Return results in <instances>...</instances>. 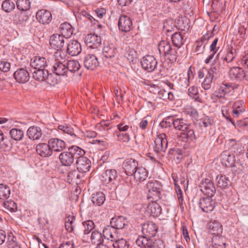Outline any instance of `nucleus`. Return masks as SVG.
Returning <instances> with one entry per match:
<instances>
[{
  "label": "nucleus",
  "instance_id": "nucleus-23",
  "mask_svg": "<svg viewBox=\"0 0 248 248\" xmlns=\"http://www.w3.org/2000/svg\"><path fill=\"white\" fill-rule=\"evenodd\" d=\"M14 77L16 81L19 83H24L30 79V75L27 70L21 68L18 69L14 73Z\"/></svg>",
  "mask_w": 248,
  "mask_h": 248
},
{
  "label": "nucleus",
  "instance_id": "nucleus-40",
  "mask_svg": "<svg viewBox=\"0 0 248 248\" xmlns=\"http://www.w3.org/2000/svg\"><path fill=\"white\" fill-rule=\"evenodd\" d=\"M216 180L217 186L222 189L227 187L231 183L229 178L223 175H217Z\"/></svg>",
  "mask_w": 248,
  "mask_h": 248
},
{
  "label": "nucleus",
  "instance_id": "nucleus-12",
  "mask_svg": "<svg viewBox=\"0 0 248 248\" xmlns=\"http://www.w3.org/2000/svg\"><path fill=\"white\" fill-rule=\"evenodd\" d=\"M118 26L120 31L128 32L133 28L132 20L129 17L122 15L119 17Z\"/></svg>",
  "mask_w": 248,
  "mask_h": 248
},
{
  "label": "nucleus",
  "instance_id": "nucleus-47",
  "mask_svg": "<svg viewBox=\"0 0 248 248\" xmlns=\"http://www.w3.org/2000/svg\"><path fill=\"white\" fill-rule=\"evenodd\" d=\"M90 240L92 243L100 245L103 241V235L98 231H93L90 236Z\"/></svg>",
  "mask_w": 248,
  "mask_h": 248
},
{
  "label": "nucleus",
  "instance_id": "nucleus-19",
  "mask_svg": "<svg viewBox=\"0 0 248 248\" xmlns=\"http://www.w3.org/2000/svg\"><path fill=\"white\" fill-rule=\"evenodd\" d=\"M36 17L39 22L43 24L49 23L52 19L51 12L46 9H41L36 13Z\"/></svg>",
  "mask_w": 248,
  "mask_h": 248
},
{
  "label": "nucleus",
  "instance_id": "nucleus-35",
  "mask_svg": "<svg viewBox=\"0 0 248 248\" xmlns=\"http://www.w3.org/2000/svg\"><path fill=\"white\" fill-rule=\"evenodd\" d=\"M209 231L214 236H219L222 232V226L217 221L210 222L209 223Z\"/></svg>",
  "mask_w": 248,
  "mask_h": 248
},
{
  "label": "nucleus",
  "instance_id": "nucleus-43",
  "mask_svg": "<svg viewBox=\"0 0 248 248\" xmlns=\"http://www.w3.org/2000/svg\"><path fill=\"white\" fill-rule=\"evenodd\" d=\"M213 248H226V242L224 238L219 236H214L212 239Z\"/></svg>",
  "mask_w": 248,
  "mask_h": 248
},
{
  "label": "nucleus",
  "instance_id": "nucleus-13",
  "mask_svg": "<svg viewBox=\"0 0 248 248\" xmlns=\"http://www.w3.org/2000/svg\"><path fill=\"white\" fill-rule=\"evenodd\" d=\"M66 38L60 34H54L49 39V44L52 48L57 50H62L63 48Z\"/></svg>",
  "mask_w": 248,
  "mask_h": 248
},
{
  "label": "nucleus",
  "instance_id": "nucleus-38",
  "mask_svg": "<svg viewBox=\"0 0 248 248\" xmlns=\"http://www.w3.org/2000/svg\"><path fill=\"white\" fill-rule=\"evenodd\" d=\"M116 47L113 44H108L105 46L103 49V53L107 58L114 57L117 53Z\"/></svg>",
  "mask_w": 248,
  "mask_h": 248
},
{
  "label": "nucleus",
  "instance_id": "nucleus-41",
  "mask_svg": "<svg viewBox=\"0 0 248 248\" xmlns=\"http://www.w3.org/2000/svg\"><path fill=\"white\" fill-rule=\"evenodd\" d=\"M168 154L169 155L172 156V157L176 161V163H179L184 157L182 151L178 148L170 149Z\"/></svg>",
  "mask_w": 248,
  "mask_h": 248
},
{
  "label": "nucleus",
  "instance_id": "nucleus-17",
  "mask_svg": "<svg viewBox=\"0 0 248 248\" xmlns=\"http://www.w3.org/2000/svg\"><path fill=\"white\" fill-rule=\"evenodd\" d=\"M138 168V163L134 159H127L124 162L123 169L127 175H133Z\"/></svg>",
  "mask_w": 248,
  "mask_h": 248
},
{
  "label": "nucleus",
  "instance_id": "nucleus-6",
  "mask_svg": "<svg viewBox=\"0 0 248 248\" xmlns=\"http://www.w3.org/2000/svg\"><path fill=\"white\" fill-rule=\"evenodd\" d=\"M118 174L114 169L106 170L102 174L101 180L105 185H109L110 189H115L118 185Z\"/></svg>",
  "mask_w": 248,
  "mask_h": 248
},
{
  "label": "nucleus",
  "instance_id": "nucleus-5",
  "mask_svg": "<svg viewBox=\"0 0 248 248\" xmlns=\"http://www.w3.org/2000/svg\"><path fill=\"white\" fill-rule=\"evenodd\" d=\"M222 163L226 167H230L232 168V170L237 171V170H241L242 164L239 159H236L233 154L225 151L221 155Z\"/></svg>",
  "mask_w": 248,
  "mask_h": 248
},
{
  "label": "nucleus",
  "instance_id": "nucleus-28",
  "mask_svg": "<svg viewBox=\"0 0 248 248\" xmlns=\"http://www.w3.org/2000/svg\"><path fill=\"white\" fill-rule=\"evenodd\" d=\"M174 128L179 131H183L186 130L189 127H191V124L186 120L181 118H174Z\"/></svg>",
  "mask_w": 248,
  "mask_h": 248
},
{
  "label": "nucleus",
  "instance_id": "nucleus-21",
  "mask_svg": "<svg viewBox=\"0 0 248 248\" xmlns=\"http://www.w3.org/2000/svg\"><path fill=\"white\" fill-rule=\"evenodd\" d=\"M85 43L88 47L96 48L101 45V39L99 36L91 33L86 37Z\"/></svg>",
  "mask_w": 248,
  "mask_h": 248
},
{
  "label": "nucleus",
  "instance_id": "nucleus-29",
  "mask_svg": "<svg viewBox=\"0 0 248 248\" xmlns=\"http://www.w3.org/2000/svg\"><path fill=\"white\" fill-rule=\"evenodd\" d=\"M150 203L147 207V211L153 217H158L162 213V208L160 205L153 200H150Z\"/></svg>",
  "mask_w": 248,
  "mask_h": 248
},
{
  "label": "nucleus",
  "instance_id": "nucleus-49",
  "mask_svg": "<svg viewBox=\"0 0 248 248\" xmlns=\"http://www.w3.org/2000/svg\"><path fill=\"white\" fill-rule=\"evenodd\" d=\"M188 96L194 99L195 101L198 102H202V99L199 96V93L197 87L192 86L189 87L188 89Z\"/></svg>",
  "mask_w": 248,
  "mask_h": 248
},
{
  "label": "nucleus",
  "instance_id": "nucleus-18",
  "mask_svg": "<svg viewBox=\"0 0 248 248\" xmlns=\"http://www.w3.org/2000/svg\"><path fill=\"white\" fill-rule=\"evenodd\" d=\"M99 65L96 56L93 54H87L84 59V66L88 70H93Z\"/></svg>",
  "mask_w": 248,
  "mask_h": 248
},
{
  "label": "nucleus",
  "instance_id": "nucleus-44",
  "mask_svg": "<svg viewBox=\"0 0 248 248\" xmlns=\"http://www.w3.org/2000/svg\"><path fill=\"white\" fill-rule=\"evenodd\" d=\"M199 124L202 128L211 129L214 127V122L213 118L205 116L200 120Z\"/></svg>",
  "mask_w": 248,
  "mask_h": 248
},
{
  "label": "nucleus",
  "instance_id": "nucleus-37",
  "mask_svg": "<svg viewBox=\"0 0 248 248\" xmlns=\"http://www.w3.org/2000/svg\"><path fill=\"white\" fill-rule=\"evenodd\" d=\"M106 200L105 194L102 192H97L93 194L91 201L93 205L101 206Z\"/></svg>",
  "mask_w": 248,
  "mask_h": 248
},
{
  "label": "nucleus",
  "instance_id": "nucleus-27",
  "mask_svg": "<svg viewBox=\"0 0 248 248\" xmlns=\"http://www.w3.org/2000/svg\"><path fill=\"white\" fill-rule=\"evenodd\" d=\"M179 135L180 140L184 142H191L196 139L194 130L189 127L186 130L182 131Z\"/></svg>",
  "mask_w": 248,
  "mask_h": 248
},
{
  "label": "nucleus",
  "instance_id": "nucleus-62",
  "mask_svg": "<svg viewBox=\"0 0 248 248\" xmlns=\"http://www.w3.org/2000/svg\"><path fill=\"white\" fill-rule=\"evenodd\" d=\"M205 45L206 43L204 44L202 41L198 40L196 43L195 52L198 54L202 53L204 51Z\"/></svg>",
  "mask_w": 248,
  "mask_h": 248
},
{
  "label": "nucleus",
  "instance_id": "nucleus-61",
  "mask_svg": "<svg viewBox=\"0 0 248 248\" xmlns=\"http://www.w3.org/2000/svg\"><path fill=\"white\" fill-rule=\"evenodd\" d=\"M211 64L210 68L208 70L213 74H215L217 77L220 76V64L215 62Z\"/></svg>",
  "mask_w": 248,
  "mask_h": 248
},
{
  "label": "nucleus",
  "instance_id": "nucleus-64",
  "mask_svg": "<svg viewBox=\"0 0 248 248\" xmlns=\"http://www.w3.org/2000/svg\"><path fill=\"white\" fill-rule=\"evenodd\" d=\"M18 16V19H15L17 25L23 24L29 18L28 16L26 13H21Z\"/></svg>",
  "mask_w": 248,
  "mask_h": 248
},
{
  "label": "nucleus",
  "instance_id": "nucleus-39",
  "mask_svg": "<svg viewBox=\"0 0 248 248\" xmlns=\"http://www.w3.org/2000/svg\"><path fill=\"white\" fill-rule=\"evenodd\" d=\"M171 39L174 47L177 50L184 44V36L179 32L173 33L171 36Z\"/></svg>",
  "mask_w": 248,
  "mask_h": 248
},
{
  "label": "nucleus",
  "instance_id": "nucleus-59",
  "mask_svg": "<svg viewBox=\"0 0 248 248\" xmlns=\"http://www.w3.org/2000/svg\"><path fill=\"white\" fill-rule=\"evenodd\" d=\"M82 224L84 227V234H89L92 230H93L95 227L93 222L90 220L84 221Z\"/></svg>",
  "mask_w": 248,
  "mask_h": 248
},
{
  "label": "nucleus",
  "instance_id": "nucleus-58",
  "mask_svg": "<svg viewBox=\"0 0 248 248\" xmlns=\"http://www.w3.org/2000/svg\"><path fill=\"white\" fill-rule=\"evenodd\" d=\"M3 206L11 212H15L17 211L16 204L13 201L4 200Z\"/></svg>",
  "mask_w": 248,
  "mask_h": 248
},
{
  "label": "nucleus",
  "instance_id": "nucleus-16",
  "mask_svg": "<svg viewBox=\"0 0 248 248\" xmlns=\"http://www.w3.org/2000/svg\"><path fill=\"white\" fill-rule=\"evenodd\" d=\"M230 78L232 80L241 81L245 78L248 80V75L246 74L244 70L240 67H233L231 68L229 72Z\"/></svg>",
  "mask_w": 248,
  "mask_h": 248
},
{
  "label": "nucleus",
  "instance_id": "nucleus-20",
  "mask_svg": "<svg viewBox=\"0 0 248 248\" xmlns=\"http://www.w3.org/2000/svg\"><path fill=\"white\" fill-rule=\"evenodd\" d=\"M48 142L52 153L61 152L65 147V142L58 138H51L48 140Z\"/></svg>",
  "mask_w": 248,
  "mask_h": 248
},
{
  "label": "nucleus",
  "instance_id": "nucleus-60",
  "mask_svg": "<svg viewBox=\"0 0 248 248\" xmlns=\"http://www.w3.org/2000/svg\"><path fill=\"white\" fill-rule=\"evenodd\" d=\"M75 220V218L73 216H69L66 218L65 227L68 232H71L73 230L74 226L73 225V223Z\"/></svg>",
  "mask_w": 248,
  "mask_h": 248
},
{
  "label": "nucleus",
  "instance_id": "nucleus-24",
  "mask_svg": "<svg viewBox=\"0 0 248 248\" xmlns=\"http://www.w3.org/2000/svg\"><path fill=\"white\" fill-rule=\"evenodd\" d=\"M36 151L40 156L44 157H47L52 155V151L49 147L48 142L40 143L36 145Z\"/></svg>",
  "mask_w": 248,
  "mask_h": 248
},
{
  "label": "nucleus",
  "instance_id": "nucleus-32",
  "mask_svg": "<svg viewBox=\"0 0 248 248\" xmlns=\"http://www.w3.org/2000/svg\"><path fill=\"white\" fill-rule=\"evenodd\" d=\"M27 135L31 140H39L42 135L41 129L38 126H30L27 131Z\"/></svg>",
  "mask_w": 248,
  "mask_h": 248
},
{
  "label": "nucleus",
  "instance_id": "nucleus-10",
  "mask_svg": "<svg viewBox=\"0 0 248 248\" xmlns=\"http://www.w3.org/2000/svg\"><path fill=\"white\" fill-rule=\"evenodd\" d=\"M142 68L148 72H152L156 68L157 62L152 55H146L140 61Z\"/></svg>",
  "mask_w": 248,
  "mask_h": 248
},
{
  "label": "nucleus",
  "instance_id": "nucleus-2",
  "mask_svg": "<svg viewBox=\"0 0 248 248\" xmlns=\"http://www.w3.org/2000/svg\"><path fill=\"white\" fill-rule=\"evenodd\" d=\"M85 152L77 146H72L67 151L63 152L59 155V159L63 166H70L79 155H84Z\"/></svg>",
  "mask_w": 248,
  "mask_h": 248
},
{
  "label": "nucleus",
  "instance_id": "nucleus-63",
  "mask_svg": "<svg viewBox=\"0 0 248 248\" xmlns=\"http://www.w3.org/2000/svg\"><path fill=\"white\" fill-rule=\"evenodd\" d=\"M117 136L118 140L121 142L128 143L130 140V136L126 133H118Z\"/></svg>",
  "mask_w": 248,
  "mask_h": 248
},
{
  "label": "nucleus",
  "instance_id": "nucleus-26",
  "mask_svg": "<svg viewBox=\"0 0 248 248\" xmlns=\"http://www.w3.org/2000/svg\"><path fill=\"white\" fill-rule=\"evenodd\" d=\"M30 64L35 69H45L47 66V62L45 58L37 56L31 59Z\"/></svg>",
  "mask_w": 248,
  "mask_h": 248
},
{
  "label": "nucleus",
  "instance_id": "nucleus-31",
  "mask_svg": "<svg viewBox=\"0 0 248 248\" xmlns=\"http://www.w3.org/2000/svg\"><path fill=\"white\" fill-rule=\"evenodd\" d=\"M117 230L114 227L111 226H106L103 231V237L105 238L110 240L111 241H114L117 237Z\"/></svg>",
  "mask_w": 248,
  "mask_h": 248
},
{
  "label": "nucleus",
  "instance_id": "nucleus-42",
  "mask_svg": "<svg viewBox=\"0 0 248 248\" xmlns=\"http://www.w3.org/2000/svg\"><path fill=\"white\" fill-rule=\"evenodd\" d=\"M58 129L59 130L62 131L63 133L70 135L74 139L78 138L74 128L69 124H65L59 125L58 126Z\"/></svg>",
  "mask_w": 248,
  "mask_h": 248
},
{
  "label": "nucleus",
  "instance_id": "nucleus-4",
  "mask_svg": "<svg viewBox=\"0 0 248 248\" xmlns=\"http://www.w3.org/2000/svg\"><path fill=\"white\" fill-rule=\"evenodd\" d=\"M146 185L148 189L147 198L149 200L157 201L161 198L162 185L159 181L156 180H149Z\"/></svg>",
  "mask_w": 248,
  "mask_h": 248
},
{
  "label": "nucleus",
  "instance_id": "nucleus-56",
  "mask_svg": "<svg viewBox=\"0 0 248 248\" xmlns=\"http://www.w3.org/2000/svg\"><path fill=\"white\" fill-rule=\"evenodd\" d=\"M80 178L79 171L73 170L69 172L67 175V180L69 183L74 182L78 183V180Z\"/></svg>",
  "mask_w": 248,
  "mask_h": 248
},
{
  "label": "nucleus",
  "instance_id": "nucleus-57",
  "mask_svg": "<svg viewBox=\"0 0 248 248\" xmlns=\"http://www.w3.org/2000/svg\"><path fill=\"white\" fill-rule=\"evenodd\" d=\"M1 7L3 11L8 13L15 9V5L10 0H5L3 1Z\"/></svg>",
  "mask_w": 248,
  "mask_h": 248
},
{
  "label": "nucleus",
  "instance_id": "nucleus-33",
  "mask_svg": "<svg viewBox=\"0 0 248 248\" xmlns=\"http://www.w3.org/2000/svg\"><path fill=\"white\" fill-rule=\"evenodd\" d=\"M232 114L233 118H238L243 113L245 110L244 103L242 101H235L232 107Z\"/></svg>",
  "mask_w": 248,
  "mask_h": 248
},
{
  "label": "nucleus",
  "instance_id": "nucleus-15",
  "mask_svg": "<svg viewBox=\"0 0 248 248\" xmlns=\"http://www.w3.org/2000/svg\"><path fill=\"white\" fill-rule=\"evenodd\" d=\"M213 196L202 197L199 202L200 208L204 212H210L213 210L215 207V202H213L211 198Z\"/></svg>",
  "mask_w": 248,
  "mask_h": 248
},
{
  "label": "nucleus",
  "instance_id": "nucleus-25",
  "mask_svg": "<svg viewBox=\"0 0 248 248\" xmlns=\"http://www.w3.org/2000/svg\"><path fill=\"white\" fill-rule=\"evenodd\" d=\"M52 70L58 76L66 75L67 70L65 61H56L52 66Z\"/></svg>",
  "mask_w": 248,
  "mask_h": 248
},
{
  "label": "nucleus",
  "instance_id": "nucleus-53",
  "mask_svg": "<svg viewBox=\"0 0 248 248\" xmlns=\"http://www.w3.org/2000/svg\"><path fill=\"white\" fill-rule=\"evenodd\" d=\"M174 116H170L167 117L160 123L159 126L163 128L170 127L174 124Z\"/></svg>",
  "mask_w": 248,
  "mask_h": 248
},
{
  "label": "nucleus",
  "instance_id": "nucleus-51",
  "mask_svg": "<svg viewBox=\"0 0 248 248\" xmlns=\"http://www.w3.org/2000/svg\"><path fill=\"white\" fill-rule=\"evenodd\" d=\"M7 248H20V246L16 241V237L12 232L8 234Z\"/></svg>",
  "mask_w": 248,
  "mask_h": 248
},
{
  "label": "nucleus",
  "instance_id": "nucleus-50",
  "mask_svg": "<svg viewBox=\"0 0 248 248\" xmlns=\"http://www.w3.org/2000/svg\"><path fill=\"white\" fill-rule=\"evenodd\" d=\"M10 187L6 185L0 184V199L7 200L10 197Z\"/></svg>",
  "mask_w": 248,
  "mask_h": 248
},
{
  "label": "nucleus",
  "instance_id": "nucleus-30",
  "mask_svg": "<svg viewBox=\"0 0 248 248\" xmlns=\"http://www.w3.org/2000/svg\"><path fill=\"white\" fill-rule=\"evenodd\" d=\"M110 224L117 230L122 229L127 226L128 221L125 217L119 216L118 217L112 218L110 221Z\"/></svg>",
  "mask_w": 248,
  "mask_h": 248
},
{
  "label": "nucleus",
  "instance_id": "nucleus-36",
  "mask_svg": "<svg viewBox=\"0 0 248 248\" xmlns=\"http://www.w3.org/2000/svg\"><path fill=\"white\" fill-rule=\"evenodd\" d=\"M148 172L147 170L142 167H138L134 173V178L137 181L141 182L146 180L148 177Z\"/></svg>",
  "mask_w": 248,
  "mask_h": 248
},
{
  "label": "nucleus",
  "instance_id": "nucleus-7",
  "mask_svg": "<svg viewBox=\"0 0 248 248\" xmlns=\"http://www.w3.org/2000/svg\"><path fill=\"white\" fill-rule=\"evenodd\" d=\"M169 136V133L167 134L162 133L155 138L154 150L156 154L165 152L168 146V141L170 140V138H168Z\"/></svg>",
  "mask_w": 248,
  "mask_h": 248
},
{
  "label": "nucleus",
  "instance_id": "nucleus-11",
  "mask_svg": "<svg viewBox=\"0 0 248 248\" xmlns=\"http://www.w3.org/2000/svg\"><path fill=\"white\" fill-rule=\"evenodd\" d=\"M32 78L39 81H46L48 84H52V76L45 69H36L32 72Z\"/></svg>",
  "mask_w": 248,
  "mask_h": 248
},
{
  "label": "nucleus",
  "instance_id": "nucleus-54",
  "mask_svg": "<svg viewBox=\"0 0 248 248\" xmlns=\"http://www.w3.org/2000/svg\"><path fill=\"white\" fill-rule=\"evenodd\" d=\"M114 241L112 244L114 248H129V242L124 239H118Z\"/></svg>",
  "mask_w": 248,
  "mask_h": 248
},
{
  "label": "nucleus",
  "instance_id": "nucleus-14",
  "mask_svg": "<svg viewBox=\"0 0 248 248\" xmlns=\"http://www.w3.org/2000/svg\"><path fill=\"white\" fill-rule=\"evenodd\" d=\"M84 155H79L77 158L76 166L78 171L85 173L88 171L91 166V161Z\"/></svg>",
  "mask_w": 248,
  "mask_h": 248
},
{
  "label": "nucleus",
  "instance_id": "nucleus-48",
  "mask_svg": "<svg viewBox=\"0 0 248 248\" xmlns=\"http://www.w3.org/2000/svg\"><path fill=\"white\" fill-rule=\"evenodd\" d=\"M11 138L16 141H20L24 137V132L18 128H12L9 132Z\"/></svg>",
  "mask_w": 248,
  "mask_h": 248
},
{
  "label": "nucleus",
  "instance_id": "nucleus-1",
  "mask_svg": "<svg viewBox=\"0 0 248 248\" xmlns=\"http://www.w3.org/2000/svg\"><path fill=\"white\" fill-rule=\"evenodd\" d=\"M142 232L144 236H139L136 241L139 247L143 248H154L155 243L150 237H154L157 232V227L153 222H148L143 224Z\"/></svg>",
  "mask_w": 248,
  "mask_h": 248
},
{
  "label": "nucleus",
  "instance_id": "nucleus-45",
  "mask_svg": "<svg viewBox=\"0 0 248 248\" xmlns=\"http://www.w3.org/2000/svg\"><path fill=\"white\" fill-rule=\"evenodd\" d=\"M172 178L174 181L175 190L177 193V196L179 202V204L181 205H182L184 199L183 197L182 191L179 186L177 184V182L178 181V179L177 174L175 173L172 174Z\"/></svg>",
  "mask_w": 248,
  "mask_h": 248
},
{
  "label": "nucleus",
  "instance_id": "nucleus-46",
  "mask_svg": "<svg viewBox=\"0 0 248 248\" xmlns=\"http://www.w3.org/2000/svg\"><path fill=\"white\" fill-rule=\"evenodd\" d=\"M67 72L68 71L71 73H75L78 71L80 65L77 61L71 60L66 62Z\"/></svg>",
  "mask_w": 248,
  "mask_h": 248
},
{
  "label": "nucleus",
  "instance_id": "nucleus-55",
  "mask_svg": "<svg viewBox=\"0 0 248 248\" xmlns=\"http://www.w3.org/2000/svg\"><path fill=\"white\" fill-rule=\"evenodd\" d=\"M236 55V49L233 48L232 47L228 49V52L224 57H222V59L225 61L227 62H230L233 61Z\"/></svg>",
  "mask_w": 248,
  "mask_h": 248
},
{
  "label": "nucleus",
  "instance_id": "nucleus-52",
  "mask_svg": "<svg viewBox=\"0 0 248 248\" xmlns=\"http://www.w3.org/2000/svg\"><path fill=\"white\" fill-rule=\"evenodd\" d=\"M31 2L29 0H17V8L20 11H26L30 9Z\"/></svg>",
  "mask_w": 248,
  "mask_h": 248
},
{
  "label": "nucleus",
  "instance_id": "nucleus-8",
  "mask_svg": "<svg viewBox=\"0 0 248 248\" xmlns=\"http://www.w3.org/2000/svg\"><path fill=\"white\" fill-rule=\"evenodd\" d=\"M199 187L202 193L207 196H213L216 189L213 180L210 178L203 179L199 185Z\"/></svg>",
  "mask_w": 248,
  "mask_h": 248
},
{
  "label": "nucleus",
  "instance_id": "nucleus-3",
  "mask_svg": "<svg viewBox=\"0 0 248 248\" xmlns=\"http://www.w3.org/2000/svg\"><path fill=\"white\" fill-rule=\"evenodd\" d=\"M157 47L161 56L166 58L171 62H176L177 58V49L172 47L170 42L162 40L158 44Z\"/></svg>",
  "mask_w": 248,
  "mask_h": 248
},
{
  "label": "nucleus",
  "instance_id": "nucleus-22",
  "mask_svg": "<svg viewBox=\"0 0 248 248\" xmlns=\"http://www.w3.org/2000/svg\"><path fill=\"white\" fill-rule=\"evenodd\" d=\"M66 51L72 56H77L81 52V45L77 40H71L67 45Z\"/></svg>",
  "mask_w": 248,
  "mask_h": 248
},
{
  "label": "nucleus",
  "instance_id": "nucleus-9",
  "mask_svg": "<svg viewBox=\"0 0 248 248\" xmlns=\"http://www.w3.org/2000/svg\"><path fill=\"white\" fill-rule=\"evenodd\" d=\"M233 89L230 83H222L212 94L211 98L217 100V99L225 98L226 95L230 93Z\"/></svg>",
  "mask_w": 248,
  "mask_h": 248
},
{
  "label": "nucleus",
  "instance_id": "nucleus-34",
  "mask_svg": "<svg viewBox=\"0 0 248 248\" xmlns=\"http://www.w3.org/2000/svg\"><path fill=\"white\" fill-rule=\"evenodd\" d=\"M59 30L60 34L67 39L73 34L74 29L70 24L64 22L61 25Z\"/></svg>",
  "mask_w": 248,
  "mask_h": 248
}]
</instances>
